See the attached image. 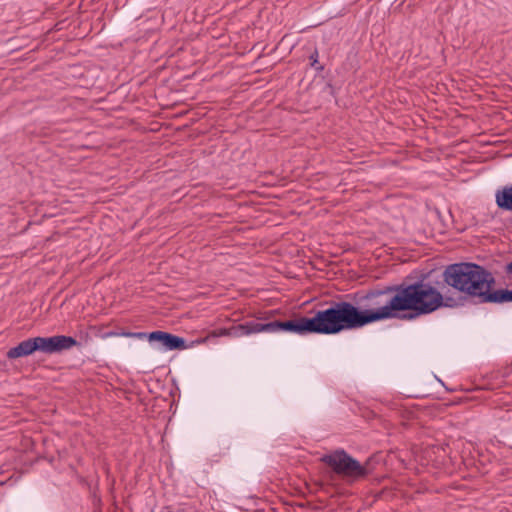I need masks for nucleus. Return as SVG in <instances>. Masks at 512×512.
Listing matches in <instances>:
<instances>
[{
	"label": "nucleus",
	"instance_id": "obj_1",
	"mask_svg": "<svg viewBox=\"0 0 512 512\" xmlns=\"http://www.w3.org/2000/svg\"><path fill=\"white\" fill-rule=\"evenodd\" d=\"M367 299L373 305H382L377 310H359L354 307V328L394 316V311H413L409 318L429 314L443 305L442 294L430 283L419 281L407 286H388L371 290L361 296L354 294V300Z\"/></svg>",
	"mask_w": 512,
	"mask_h": 512
},
{
	"label": "nucleus",
	"instance_id": "obj_2",
	"mask_svg": "<svg viewBox=\"0 0 512 512\" xmlns=\"http://www.w3.org/2000/svg\"><path fill=\"white\" fill-rule=\"evenodd\" d=\"M443 280L448 286L478 304L488 303V295L496 283L490 271L469 262L448 265L443 272Z\"/></svg>",
	"mask_w": 512,
	"mask_h": 512
},
{
	"label": "nucleus",
	"instance_id": "obj_3",
	"mask_svg": "<svg viewBox=\"0 0 512 512\" xmlns=\"http://www.w3.org/2000/svg\"><path fill=\"white\" fill-rule=\"evenodd\" d=\"M352 328V304L335 303L332 307L318 311L312 318L286 321V331L298 334H335Z\"/></svg>",
	"mask_w": 512,
	"mask_h": 512
},
{
	"label": "nucleus",
	"instance_id": "obj_4",
	"mask_svg": "<svg viewBox=\"0 0 512 512\" xmlns=\"http://www.w3.org/2000/svg\"><path fill=\"white\" fill-rule=\"evenodd\" d=\"M122 335L126 336V337H135V338H139V339L147 337L150 342L157 341L169 350H184V349L192 348L195 345L202 344L206 341V339L204 338V339H199V340L193 341L190 344H186V342L183 338L172 335L167 332H163V331H155L148 335H146L145 333H142V332H139V333L127 332V333H122Z\"/></svg>",
	"mask_w": 512,
	"mask_h": 512
},
{
	"label": "nucleus",
	"instance_id": "obj_5",
	"mask_svg": "<svg viewBox=\"0 0 512 512\" xmlns=\"http://www.w3.org/2000/svg\"><path fill=\"white\" fill-rule=\"evenodd\" d=\"M36 351L55 353L69 349L76 345V340L69 336L57 335L53 337H35Z\"/></svg>",
	"mask_w": 512,
	"mask_h": 512
},
{
	"label": "nucleus",
	"instance_id": "obj_6",
	"mask_svg": "<svg viewBox=\"0 0 512 512\" xmlns=\"http://www.w3.org/2000/svg\"><path fill=\"white\" fill-rule=\"evenodd\" d=\"M286 331V322L274 321L270 323L249 322L234 327L235 336L250 335L260 332Z\"/></svg>",
	"mask_w": 512,
	"mask_h": 512
},
{
	"label": "nucleus",
	"instance_id": "obj_7",
	"mask_svg": "<svg viewBox=\"0 0 512 512\" xmlns=\"http://www.w3.org/2000/svg\"><path fill=\"white\" fill-rule=\"evenodd\" d=\"M321 461L333 469L339 475L348 476L352 471V459L344 451H335L324 455Z\"/></svg>",
	"mask_w": 512,
	"mask_h": 512
},
{
	"label": "nucleus",
	"instance_id": "obj_8",
	"mask_svg": "<svg viewBox=\"0 0 512 512\" xmlns=\"http://www.w3.org/2000/svg\"><path fill=\"white\" fill-rule=\"evenodd\" d=\"M36 351L34 338L27 339L19 343L16 347L11 348L7 352V357L15 359L19 357L29 356Z\"/></svg>",
	"mask_w": 512,
	"mask_h": 512
},
{
	"label": "nucleus",
	"instance_id": "obj_9",
	"mask_svg": "<svg viewBox=\"0 0 512 512\" xmlns=\"http://www.w3.org/2000/svg\"><path fill=\"white\" fill-rule=\"evenodd\" d=\"M375 457H369L363 464L354 459V481L364 479L375 470Z\"/></svg>",
	"mask_w": 512,
	"mask_h": 512
},
{
	"label": "nucleus",
	"instance_id": "obj_10",
	"mask_svg": "<svg viewBox=\"0 0 512 512\" xmlns=\"http://www.w3.org/2000/svg\"><path fill=\"white\" fill-rule=\"evenodd\" d=\"M495 201L500 209L512 212V185L498 189L495 193Z\"/></svg>",
	"mask_w": 512,
	"mask_h": 512
},
{
	"label": "nucleus",
	"instance_id": "obj_11",
	"mask_svg": "<svg viewBox=\"0 0 512 512\" xmlns=\"http://www.w3.org/2000/svg\"><path fill=\"white\" fill-rule=\"evenodd\" d=\"M506 302H512V291L507 289L495 290L492 287L490 295H488V303L501 304Z\"/></svg>",
	"mask_w": 512,
	"mask_h": 512
},
{
	"label": "nucleus",
	"instance_id": "obj_12",
	"mask_svg": "<svg viewBox=\"0 0 512 512\" xmlns=\"http://www.w3.org/2000/svg\"><path fill=\"white\" fill-rule=\"evenodd\" d=\"M317 57H318V52H317V51H315V52L311 55V57H310V59L312 60L311 65H312L313 67H315L317 70H322V69H323V67H322V66H316V64L318 63V59H317Z\"/></svg>",
	"mask_w": 512,
	"mask_h": 512
},
{
	"label": "nucleus",
	"instance_id": "obj_13",
	"mask_svg": "<svg viewBox=\"0 0 512 512\" xmlns=\"http://www.w3.org/2000/svg\"><path fill=\"white\" fill-rule=\"evenodd\" d=\"M219 334L224 335V336H235V331H234V328L223 329Z\"/></svg>",
	"mask_w": 512,
	"mask_h": 512
},
{
	"label": "nucleus",
	"instance_id": "obj_14",
	"mask_svg": "<svg viewBox=\"0 0 512 512\" xmlns=\"http://www.w3.org/2000/svg\"><path fill=\"white\" fill-rule=\"evenodd\" d=\"M506 271H507V273L512 274V262L507 265Z\"/></svg>",
	"mask_w": 512,
	"mask_h": 512
}]
</instances>
